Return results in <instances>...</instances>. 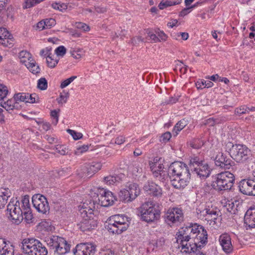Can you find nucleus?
<instances>
[{
    "instance_id": "nucleus-61",
    "label": "nucleus",
    "mask_w": 255,
    "mask_h": 255,
    "mask_svg": "<svg viewBox=\"0 0 255 255\" xmlns=\"http://www.w3.org/2000/svg\"><path fill=\"white\" fill-rule=\"evenodd\" d=\"M58 111H57L56 110H53L51 112L50 116L52 118H53L52 123L56 125L58 122V118H59V115H58Z\"/></svg>"
},
{
    "instance_id": "nucleus-36",
    "label": "nucleus",
    "mask_w": 255,
    "mask_h": 255,
    "mask_svg": "<svg viewBox=\"0 0 255 255\" xmlns=\"http://www.w3.org/2000/svg\"><path fill=\"white\" fill-rule=\"evenodd\" d=\"M25 66L29 70V71L33 74H37L40 72V68L36 63L32 60H30L25 63Z\"/></svg>"
},
{
    "instance_id": "nucleus-47",
    "label": "nucleus",
    "mask_w": 255,
    "mask_h": 255,
    "mask_svg": "<svg viewBox=\"0 0 255 255\" xmlns=\"http://www.w3.org/2000/svg\"><path fill=\"white\" fill-rule=\"evenodd\" d=\"M47 81L45 78H41L38 80L37 88L41 90H45L47 88Z\"/></svg>"
},
{
    "instance_id": "nucleus-51",
    "label": "nucleus",
    "mask_w": 255,
    "mask_h": 255,
    "mask_svg": "<svg viewBox=\"0 0 255 255\" xmlns=\"http://www.w3.org/2000/svg\"><path fill=\"white\" fill-rule=\"evenodd\" d=\"M77 78V76H72L71 77L66 79L63 81L60 84V88L63 89L68 86L70 83H71L75 79Z\"/></svg>"
},
{
    "instance_id": "nucleus-42",
    "label": "nucleus",
    "mask_w": 255,
    "mask_h": 255,
    "mask_svg": "<svg viewBox=\"0 0 255 255\" xmlns=\"http://www.w3.org/2000/svg\"><path fill=\"white\" fill-rule=\"evenodd\" d=\"M19 56L20 59V62L22 63H24L25 65V63L30 60L31 55L28 52L26 51H21L19 53Z\"/></svg>"
},
{
    "instance_id": "nucleus-54",
    "label": "nucleus",
    "mask_w": 255,
    "mask_h": 255,
    "mask_svg": "<svg viewBox=\"0 0 255 255\" xmlns=\"http://www.w3.org/2000/svg\"><path fill=\"white\" fill-rule=\"evenodd\" d=\"M39 227L45 231H50L52 228L50 223L46 221H41L39 224Z\"/></svg>"
},
{
    "instance_id": "nucleus-35",
    "label": "nucleus",
    "mask_w": 255,
    "mask_h": 255,
    "mask_svg": "<svg viewBox=\"0 0 255 255\" xmlns=\"http://www.w3.org/2000/svg\"><path fill=\"white\" fill-rule=\"evenodd\" d=\"M213 85L214 84L212 82L210 81H205L203 79H199L196 83V86L197 87V88L198 89H203L205 88H211L212 87Z\"/></svg>"
},
{
    "instance_id": "nucleus-63",
    "label": "nucleus",
    "mask_w": 255,
    "mask_h": 255,
    "mask_svg": "<svg viewBox=\"0 0 255 255\" xmlns=\"http://www.w3.org/2000/svg\"><path fill=\"white\" fill-rule=\"evenodd\" d=\"M51 47H46L44 49H42L40 52V54L41 56L46 58L48 56L51 55Z\"/></svg>"
},
{
    "instance_id": "nucleus-56",
    "label": "nucleus",
    "mask_w": 255,
    "mask_h": 255,
    "mask_svg": "<svg viewBox=\"0 0 255 255\" xmlns=\"http://www.w3.org/2000/svg\"><path fill=\"white\" fill-rule=\"evenodd\" d=\"M147 33L148 36L150 38V39L151 40V42L157 43L159 42V38H158L157 34L154 32H151L150 31H147Z\"/></svg>"
},
{
    "instance_id": "nucleus-62",
    "label": "nucleus",
    "mask_w": 255,
    "mask_h": 255,
    "mask_svg": "<svg viewBox=\"0 0 255 255\" xmlns=\"http://www.w3.org/2000/svg\"><path fill=\"white\" fill-rule=\"evenodd\" d=\"M44 21L45 22V26L46 27V29H49L52 26H54L56 22L54 18H47L45 19H44Z\"/></svg>"
},
{
    "instance_id": "nucleus-49",
    "label": "nucleus",
    "mask_w": 255,
    "mask_h": 255,
    "mask_svg": "<svg viewBox=\"0 0 255 255\" xmlns=\"http://www.w3.org/2000/svg\"><path fill=\"white\" fill-rule=\"evenodd\" d=\"M155 33L159 38V42L161 41H165L168 38V36L163 31L158 28L155 29Z\"/></svg>"
},
{
    "instance_id": "nucleus-58",
    "label": "nucleus",
    "mask_w": 255,
    "mask_h": 255,
    "mask_svg": "<svg viewBox=\"0 0 255 255\" xmlns=\"http://www.w3.org/2000/svg\"><path fill=\"white\" fill-rule=\"evenodd\" d=\"M219 124V120L213 118H209L204 121V124L209 127L214 126L216 124Z\"/></svg>"
},
{
    "instance_id": "nucleus-43",
    "label": "nucleus",
    "mask_w": 255,
    "mask_h": 255,
    "mask_svg": "<svg viewBox=\"0 0 255 255\" xmlns=\"http://www.w3.org/2000/svg\"><path fill=\"white\" fill-rule=\"evenodd\" d=\"M27 97H28V93H19L14 94L13 98L16 102L19 103L21 102L26 103Z\"/></svg>"
},
{
    "instance_id": "nucleus-7",
    "label": "nucleus",
    "mask_w": 255,
    "mask_h": 255,
    "mask_svg": "<svg viewBox=\"0 0 255 255\" xmlns=\"http://www.w3.org/2000/svg\"><path fill=\"white\" fill-rule=\"evenodd\" d=\"M44 241L50 249L57 255H64L70 250V245L62 237L57 236H48L45 238Z\"/></svg>"
},
{
    "instance_id": "nucleus-45",
    "label": "nucleus",
    "mask_w": 255,
    "mask_h": 255,
    "mask_svg": "<svg viewBox=\"0 0 255 255\" xmlns=\"http://www.w3.org/2000/svg\"><path fill=\"white\" fill-rule=\"evenodd\" d=\"M89 148L88 144H84L82 146L77 147L74 151V154L76 155H81L87 151Z\"/></svg>"
},
{
    "instance_id": "nucleus-1",
    "label": "nucleus",
    "mask_w": 255,
    "mask_h": 255,
    "mask_svg": "<svg viewBox=\"0 0 255 255\" xmlns=\"http://www.w3.org/2000/svg\"><path fill=\"white\" fill-rule=\"evenodd\" d=\"M168 174L172 185L178 189L184 188L190 179L189 167L182 162L172 163L169 166Z\"/></svg>"
},
{
    "instance_id": "nucleus-23",
    "label": "nucleus",
    "mask_w": 255,
    "mask_h": 255,
    "mask_svg": "<svg viewBox=\"0 0 255 255\" xmlns=\"http://www.w3.org/2000/svg\"><path fill=\"white\" fill-rule=\"evenodd\" d=\"M82 220L77 225L78 228L83 232H85L92 230L96 226V221L92 218H90L89 216L87 217H82Z\"/></svg>"
},
{
    "instance_id": "nucleus-44",
    "label": "nucleus",
    "mask_w": 255,
    "mask_h": 255,
    "mask_svg": "<svg viewBox=\"0 0 255 255\" xmlns=\"http://www.w3.org/2000/svg\"><path fill=\"white\" fill-rule=\"evenodd\" d=\"M54 149L62 155H66L68 153V148L64 145H56L55 146Z\"/></svg>"
},
{
    "instance_id": "nucleus-18",
    "label": "nucleus",
    "mask_w": 255,
    "mask_h": 255,
    "mask_svg": "<svg viewBox=\"0 0 255 255\" xmlns=\"http://www.w3.org/2000/svg\"><path fill=\"white\" fill-rule=\"evenodd\" d=\"M100 196L99 197V204L103 207L112 206L117 200L116 197L113 193L106 189H102L100 192Z\"/></svg>"
},
{
    "instance_id": "nucleus-25",
    "label": "nucleus",
    "mask_w": 255,
    "mask_h": 255,
    "mask_svg": "<svg viewBox=\"0 0 255 255\" xmlns=\"http://www.w3.org/2000/svg\"><path fill=\"white\" fill-rule=\"evenodd\" d=\"M14 247L7 243L3 238H0V255H13Z\"/></svg>"
},
{
    "instance_id": "nucleus-55",
    "label": "nucleus",
    "mask_w": 255,
    "mask_h": 255,
    "mask_svg": "<svg viewBox=\"0 0 255 255\" xmlns=\"http://www.w3.org/2000/svg\"><path fill=\"white\" fill-rule=\"evenodd\" d=\"M75 27L79 29L82 30L84 31H88L90 28L89 25L85 23L78 22L75 23Z\"/></svg>"
},
{
    "instance_id": "nucleus-13",
    "label": "nucleus",
    "mask_w": 255,
    "mask_h": 255,
    "mask_svg": "<svg viewBox=\"0 0 255 255\" xmlns=\"http://www.w3.org/2000/svg\"><path fill=\"white\" fill-rule=\"evenodd\" d=\"M215 152L216 155L214 161L217 166L225 169H229L231 167L234 165V162L224 154L222 149L217 148Z\"/></svg>"
},
{
    "instance_id": "nucleus-31",
    "label": "nucleus",
    "mask_w": 255,
    "mask_h": 255,
    "mask_svg": "<svg viewBox=\"0 0 255 255\" xmlns=\"http://www.w3.org/2000/svg\"><path fill=\"white\" fill-rule=\"evenodd\" d=\"M102 166V164L100 162H92L89 164L87 166L88 175L91 176L94 174L101 169Z\"/></svg>"
},
{
    "instance_id": "nucleus-26",
    "label": "nucleus",
    "mask_w": 255,
    "mask_h": 255,
    "mask_svg": "<svg viewBox=\"0 0 255 255\" xmlns=\"http://www.w3.org/2000/svg\"><path fill=\"white\" fill-rule=\"evenodd\" d=\"M10 36H11L6 28L0 27V44L5 47L12 46V43L9 41L11 39Z\"/></svg>"
},
{
    "instance_id": "nucleus-27",
    "label": "nucleus",
    "mask_w": 255,
    "mask_h": 255,
    "mask_svg": "<svg viewBox=\"0 0 255 255\" xmlns=\"http://www.w3.org/2000/svg\"><path fill=\"white\" fill-rule=\"evenodd\" d=\"M0 106L6 111H10L13 110H19L21 108V105L17 102H16L14 98L8 100L6 102H2Z\"/></svg>"
},
{
    "instance_id": "nucleus-24",
    "label": "nucleus",
    "mask_w": 255,
    "mask_h": 255,
    "mask_svg": "<svg viewBox=\"0 0 255 255\" xmlns=\"http://www.w3.org/2000/svg\"><path fill=\"white\" fill-rule=\"evenodd\" d=\"M244 223L247 230L255 227V207L247 210L244 217Z\"/></svg>"
},
{
    "instance_id": "nucleus-21",
    "label": "nucleus",
    "mask_w": 255,
    "mask_h": 255,
    "mask_svg": "<svg viewBox=\"0 0 255 255\" xmlns=\"http://www.w3.org/2000/svg\"><path fill=\"white\" fill-rule=\"evenodd\" d=\"M220 244L223 251L226 254L231 253L233 250V246L230 236L227 233L221 234L219 238Z\"/></svg>"
},
{
    "instance_id": "nucleus-2",
    "label": "nucleus",
    "mask_w": 255,
    "mask_h": 255,
    "mask_svg": "<svg viewBox=\"0 0 255 255\" xmlns=\"http://www.w3.org/2000/svg\"><path fill=\"white\" fill-rule=\"evenodd\" d=\"M224 149L229 153L230 156L238 163L245 162L252 155L251 150L244 144H234L233 143L228 141L225 143Z\"/></svg>"
},
{
    "instance_id": "nucleus-10",
    "label": "nucleus",
    "mask_w": 255,
    "mask_h": 255,
    "mask_svg": "<svg viewBox=\"0 0 255 255\" xmlns=\"http://www.w3.org/2000/svg\"><path fill=\"white\" fill-rule=\"evenodd\" d=\"M163 161L162 158L156 157L154 158L153 161L149 162L150 168L153 176L162 182H164L168 177V172L164 170L163 165Z\"/></svg>"
},
{
    "instance_id": "nucleus-52",
    "label": "nucleus",
    "mask_w": 255,
    "mask_h": 255,
    "mask_svg": "<svg viewBox=\"0 0 255 255\" xmlns=\"http://www.w3.org/2000/svg\"><path fill=\"white\" fill-rule=\"evenodd\" d=\"M68 97L69 93L66 92L64 93V94H60L59 97L56 100L58 104L63 105L67 102Z\"/></svg>"
},
{
    "instance_id": "nucleus-50",
    "label": "nucleus",
    "mask_w": 255,
    "mask_h": 255,
    "mask_svg": "<svg viewBox=\"0 0 255 255\" xmlns=\"http://www.w3.org/2000/svg\"><path fill=\"white\" fill-rule=\"evenodd\" d=\"M67 131L72 136L74 140L80 139L83 136V134L81 132H77L72 129H67Z\"/></svg>"
},
{
    "instance_id": "nucleus-4",
    "label": "nucleus",
    "mask_w": 255,
    "mask_h": 255,
    "mask_svg": "<svg viewBox=\"0 0 255 255\" xmlns=\"http://www.w3.org/2000/svg\"><path fill=\"white\" fill-rule=\"evenodd\" d=\"M29 197L25 196L20 201L17 199H11L7 206V211L13 223L19 225L23 220V209L25 201L27 202ZM25 206V204H24Z\"/></svg>"
},
{
    "instance_id": "nucleus-22",
    "label": "nucleus",
    "mask_w": 255,
    "mask_h": 255,
    "mask_svg": "<svg viewBox=\"0 0 255 255\" xmlns=\"http://www.w3.org/2000/svg\"><path fill=\"white\" fill-rule=\"evenodd\" d=\"M143 190L148 194L156 197H160L162 194L161 187L153 182H146L143 186Z\"/></svg>"
},
{
    "instance_id": "nucleus-6",
    "label": "nucleus",
    "mask_w": 255,
    "mask_h": 255,
    "mask_svg": "<svg viewBox=\"0 0 255 255\" xmlns=\"http://www.w3.org/2000/svg\"><path fill=\"white\" fill-rule=\"evenodd\" d=\"M21 249L27 255H47L46 247L38 240L24 239L21 242Z\"/></svg>"
},
{
    "instance_id": "nucleus-8",
    "label": "nucleus",
    "mask_w": 255,
    "mask_h": 255,
    "mask_svg": "<svg viewBox=\"0 0 255 255\" xmlns=\"http://www.w3.org/2000/svg\"><path fill=\"white\" fill-rule=\"evenodd\" d=\"M142 219L147 222H154L158 220L160 217V211L158 206L152 202H147L140 207Z\"/></svg>"
},
{
    "instance_id": "nucleus-64",
    "label": "nucleus",
    "mask_w": 255,
    "mask_h": 255,
    "mask_svg": "<svg viewBox=\"0 0 255 255\" xmlns=\"http://www.w3.org/2000/svg\"><path fill=\"white\" fill-rule=\"evenodd\" d=\"M235 113L238 115H241L244 114L249 113V110H247V107L245 106H241L239 108H237L235 110Z\"/></svg>"
},
{
    "instance_id": "nucleus-40",
    "label": "nucleus",
    "mask_w": 255,
    "mask_h": 255,
    "mask_svg": "<svg viewBox=\"0 0 255 255\" xmlns=\"http://www.w3.org/2000/svg\"><path fill=\"white\" fill-rule=\"evenodd\" d=\"M51 6L53 9L61 12L66 10L68 8V5L66 3L60 1L52 2Z\"/></svg>"
},
{
    "instance_id": "nucleus-37",
    "label": "nucleus",
    "mask_w": 255,
    "mask_h": 255,
    "mask_svg": "<svg viewBox=\"0 0 255 255\" xmlns=\"http://www.w3.org/2000/svg\"><path fill=\"white\" fill-rule=\"evenodd\" d=\"M120 181L121 178L118 175H109L104 178V182L108 185L116 184L119 183Z\"/></svg>"
},
{
    "instance_id": "nucleus-28",
    "label": "nucleus",
    "mask_w": 255,
    "mask_h": 255,
    "mask_svg": "<svg viewBox=\"0 0 255 255\" xmlns=\"http://www.w3.org/2000/svg\"><path fill=\"white\" fill-rule=\"evenodd\" d=\"M194 171L200 177L206 178L210 174V170L207 163L204 162L200 166L195 168Z\"/></svg>"
},
{
    "instance_id": "nucleus-15",
    "label": "nucleus",
    "mask_w": 255,
    "mask_h": 255,
    "mask_svg": "<svg viewBox=\"0 0 255 255\" xmlns=\"http://www.w3.org/2000/svg\"><path fill=\"white\" fill-rule=\"evenodd\" d=\"M196 231L194 232L195 237L194 242L198 245L201 249L207 243L208 234L206 230L201 225L195 224Z\"/></svg>"
},
{
    "instance_id": "nucleus-41",
    "label": "nucleus",
    "mask_w": 255,
    "mask_h": 255,
    "mask_svg": "<svg viewBox=\"0 0 255 255\" xmlns=\"http://www.w3.org/2000/svg\"><path fill=\"white\" fill-rule=\"evenodd\" d=\"M8 93V90L6 86L0 84V104L2 103Z\"/></svg>"
},
{
    "instance_id": "nucleus-9",
    "label": "nucleus",
    "mask_w": 255,
    "mask_h": 255,
    "mask_svg": "<svg viewBox=\"0 0 255 255\" xmlns=\"http://www.w3.org/2000/svg\"><path fill=\"white\" fill-rule=\"evenodd\" d=\"M196 213L199 219L213 221L215 224L220 219V211L212 206H199L196 209Z\"/></svg>"
},
{
    "instance_id": "nucleus-16",
    "label": "nucleus",
    "mask_w": 255,
    "mask_h": 255,
    "mask_svg": "<svg viewBox=\"0 0 255 255\" xmlns=\"http://www.w3.org/2000/svg\"><path fill=\"white\" fill-rule=\"evenodd\" d=\"M196 225L194 224L190 226L182 227L176 235V240H188L194 242V232L196 231Z\"/></svg>"
},
{
    "instance_id": "nucleus-32",
    "label": "nucleus",
    "mask_w": 255,
    "mask_h": 255,
    "mask_svg": "<svg viewBox=\"0 0 255 255\" xmlns=\"http://www.w3.org/2000/svg\"><path fill=\"white\" fill-rule=\"evenodd\" d=\"M119 197L121 201L125 203L132 201L134 199L127 190V188L121 190L119 193Z\"/></svg>"
},
{
    "instance_id": "nucleus-53",
    "label": "nucleus",
    "mask_w": 255,
    "mask_h": 255,
    "mask_svg": "<svg viewBox=\"0 0 255 255\" xmlns=\"http://www.w3.org/2000/svg\"><path fill=\"white\" fill-rule=\"evenodd\" d=\"M56 56L63 57L66 53V49L64 46H60L55 50Z\"/></svg>"
},
{
    "instance_id": "nucleus-19",
    "label": "nucleus",
    "mask_w": 255,
    "mask_h": 255,
    "mask_svg": "<svg viewBox=\"0 0 255 255\" xmlns=\"http://www.w3.org/2000/svg\"><path fill=\"white\" fill-rule=\"evenodd\" d=\"M78 208L82 217L85 218L89 216L90 218H92L96 209V204L92 200H88L80 205Z\"/></svg>"
},
{
    "instance_id": "nucleus-57",
    "label": "nucleus",
    "mask_w": 255,
    "mask_h": 255,
    "mask_svg": "<svg viewBox=\"0 0 255 255\" xmlns=\"http://www.w3.org/2000/svg\"><path fill=\"white\" fill-rule=\"evenodd\" d=\"M190 144L193 148L198 149L203 145V142L201 141L199 139H196L192 141Z\"/></svg>"
},
{
    "instance_id": "nucleus-11",
    "label": "nucleus",
    "mask_w": 255,
    "mask_h": 255,
    "mask_svg": "<svg viewBox=\"0 0 255 255\" xmlns=\"http://www.w3.org/2000/svg\"><path fill=\"white\" fill-rule=\"evenodd\" d=\"M183 219L182 210L178 208H169L164 215L165 222L170 226L181 222Z\"/></svg>"
},
{
    "instance_id": "nucleus-14",
    "label": "nucleus",
    "mask_w": 255,
    "mask_h": 255,
    "mask_svg": "<svg viewBox=\"0 0 255 255\" xmlns=\"http://www.w3.org/2000/svg\"><path fill=\"white\" fill-rule=\"evenodd\" d=\"M32 202L34 207L40 213L46 214L49 211V206L45 196L40 194L33 196Z\"/></svg>"
},
{
    "instance_id": "nucleus-34",
    "label": "nucleus",
    "mask_w": 255,
    "mask_h": 255,
    "mask_svg": "<svg viewBox=\"0 0 255 255\" xmlns=\"http://www.w3.org/2000/svg\"><path fill=\"white\" fill-rule=\"evenodd\" d=\"M10 196V193L8 190H5L4 192L0 193V209L4 207Z\"/></svg>"
},
{
    "instance_id": "nucleus-38",
    "label": "nucleus",
    "mask_w": 255,
    "mask_h": 255,
    "mask_svg": "<svg viewBox=\"0 0 255 255\" xmlns=\"http://www.w3.org/2000/svg\"><path fill=\"white\" fill-rule=\"evenodd\" d=\"M59 60V58H58L55 55H49L46 58L47 66L51 68H53L56 66Z\"/></svg>"
},
{
    "instance_id": "nucleus-5",
    "label": "nucleus",
    "mask_w": 255,
    "mask_h": 255,
    "mask_svg": "<svg viewBox=\"0 0 255 255\" xmlns=\"http://www.w3.org/2000/svg\"><path fill=\"white\" fill-rule=\"evenodd\" d=\"M107 230L112 234H120L129 227L128 218L124 215H115L111 216L107 222Z\"/></svg>"
},
{
    "instance_id": "nucleus-17",
    "label": "nucleus",
    "mask_w": 255,
    "mask_h": 255,
    "mask_svg": "<svg viewBox=\"0 0 255 255\" xmlns=\"http://www.w3.org/2000/svg\"><path fill=\"white\" fill-rule=\"evenodd\" d=\"M96 252V246L92 243H84L78 244L73 253L74 255H94Z\"/></svg>"
},
{
    "instance_id": "nucleus-60",
    "label": "nucleus",
    "mask_w": 255,
    "mask_h": 255,
    "mask_svg": "<svg viewBox=\"0 0 255 255\" xmlns=\"http://www.w3.org/2000/svg\"><path fill=\"white\" fill-rule=\"evenodd\" d=\"M171 137V134L170 132H166L162 134L160 137V141L166 143L168 141Z\"/></svg>"
},
{
    "instance_id": "nucleus-39",
    "label": "nucleus",
    "mask_w": 255,
    "mask_h": 255,
    "mask_svg": "<svg viewBox=\"0 0 255 255\" xmlns=\"http://www.w3.org/2000/svg\"><path fill=\"white\" fill-rule=\"evenodd\" d=\"M187 125V121L183 119L179 121L174 126L172 132L175 133V135L178 134V132L183 129Z\"/></svg>"
},
{
    "instance_id": "nucleus-30",
    "label": "nucleus",
    "mask_w": 255,
    "mask_h": 255,
    "mask_svg": "<svg viewBox=\"0 0 255 255\" xmlns=\"http://www.w3.org/2000/svg\"><path fill=\"white\" fill-rule=\"evenodd\" d=\"M126 187L134 200L139 195L140 190L137 184L135 183H128Z\"/></svg>"
},
{
    "instance_id": "nucleus-33",
    "label": "nucleus",
    "mask_w": 255,
    "mask_h": 255,
    "mask_svg": "<svg viewBox=\"0 0 255 255\" xmlns=\"http://www.w3.org/2000/svg\"><path fill=\"white\" fill-rule=\"evenodd\" d=\"M204 162L202 158L199 156L194 155L190 157L189 165L191 168L193 169L194 170L195 168L200 166Z\"/></svg>"
},
{
    "instance_id": "nucleus-20",
    "label": "nucleus",
    "mask_w": 255,
    "mask_h": 255,
    "mask_svg": "<svg viewBox=\"0 0 255 255\" xmlns=\"http://www.w3.org/2000/svg\"><path fill=\"white\" fill-rule=\"evenodd\" d=\"M177 242L180 244L179 248L181 249V252L183 254L196 253L200 250L198 245L192 241L181 239L180 240H177Z\"/></svg>"
},
{
    "instance_id": "nucleus-59",
    "label": "nucleus",
    "mask_w": 255,
    "mask_h": 255,
    "mask_svg": "<svg viewBox=\"0 0 255 255\" xmlns=\"http://www.w3.org/2000/svg\"><path fill=\"white\" fill-rule=\"evenodd\" d=\"M130 169L133 175L137 176L138 174H140L142 172V169L139 166V165L134 164L130 167Z\"/></svg>"
},
{
    "instance_id": "nucleus-46",
    "label": "nucleus",
    "mask_w": 255,
    "mask_h": 255,
    "mask_svg": "<svg viewBox=\"0 0 255 255\" xmlns=\"http://www.w3.org/2000/svg\"><path fill=\"white\" fill-rule=\"evenodd\" d=\"M39 102V98L38 95L35 93L29 94L28 93L26 103H38Z\"/></svg>"
},
{
    "instance_id": "nucleus-29",
    "label": "nucleus",
    "mask_w": 255,
    "mask_h": 255,
    "mask_svg": "<svg viewBox=\"0 0 255 255\" xmlns=\"http://www.w3.org/2000/svg\"><path fill=\"white\" fill-rule=\"evenodd\" d=\"M25 206H24V209H23L22 216L23 219L25 220L26 223H30L32 222L33 219V215L31 211L29 204V200L27 201V202L25 201Z\"/></svg>"
},
{
    "instance_id": "nucleus-3",
    "label": "nucleus",
    "mask_w": 255,
    "mask_h": 255,
    "mask_svg": "<svg viewBox=\"0 0 255 255\" xmlns=\"http://www.w3.org/2000/svg\"><path fill=\"white\" fill-rule=\"evenodd\" d=\"M235 181V175L229 171L222 172L212 177L211 186L216 191L230 190Z\"/></svg>"
},
{
    "instance_id": "nucleus-48",
    "label": "nucleus",
    "mask_w": 255,
    "mask_h": 255,
    "mask_svg": "<svg viewBox=\"0 0 255 255\" xmlns=\"http://www.w3.org/2000/svg\"><path fill=\"white\" fill-rule=\"evenodd\" d=\"M43 0H26L25 1L23 7L24 9L30 8L36 4L39 3Z\"/></svg>"
},
{
    "instance_id": "nucleus-12",
    "label": "nucleus",
    "mask_w": 255,
    "mask_h": 255,
    "mask_svg": "<svg viewBox=\"0 0 255 255\" xmlns=\"http://www.w3.org/2000/svg\"><path fill=\"white\" fill-rule=\"evenodd\" d=\"M239 189L244 194L255 196V172L249 179L242 180L239 184Z\"/></svg>"
}]
</instances>
